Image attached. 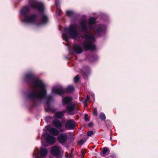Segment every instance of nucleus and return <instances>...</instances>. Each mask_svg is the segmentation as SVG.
I'll return each instance as SVG.
<instances>
[{"instance_id":"16","label":"nucleus","mask_w":158,"mask_h":158,"mask_svg":"<svg viewBox=\"0 0 158 158\" xmlns=\"http://www.w3.org/2000/svg\"><path fill=\"white\" fill-rule=\"evenodd\" d=\"M72 98L70 97H65L63 99V105L65 104H68L71 101Z\"/></svg>"},{"instance_id":"17","label":"nucleus","mask_w":158,"mask_h":158,"mask_svg":"<svg viewBox=\"0 0 158 158\" xmlns=\"http://www.w3.org/2000/svg\"><path fill=\"white\" fill-rule=\"evenodd\" d=\"M66 112L65 110H64L62 111H60L57 112L55 115V117L56 118H60L62 117L64 115V114Z\"/></svg>"},{"instance_id":"12","label":"nucleus","mask_w":158,"mask_h":158,"mask_svg":"<svg viewBox=\"0 0 158 158\" xmlns=\"http://www.w3.org/2000/svg\"><path fill=\"white\" fill-rule=\"evenodd\" d=\"M53 125L56 128L60 129V131L62 132L64 131L62 129H61L62 127V124L57 119H55L52 122Z\"/></svg>"},{"instance_id":"21","label":"nucleus","mask_w":158,"mask_h":158,"mask_svg":"<svg viewBox=\"0 0 158 158\" xmlns=\"http://www.w3.org/2000/svg\"><path fill=\"white\" fill-rule=\"evenodd\" d=\"M66 14L67 16H71L73 15L74 13L72 11H67L66 12Z\"/></svg>"},{"instance_id":"1","label":"nucleus","mask_w":158,"mask_h":158,"mask_svg":"<svg viewBox=\"0 0 158 158\" xmlns=\"http://www.w3.org/2000/svg\"><path fill=\"white\" fill-rule=\"evenodd\" d=\"M25 79L27 81L31 82L34 91L29 94V98L32 99H41L45 97L46 86L41 81L36 78L31 73L26 74Z\"/></svg>"},{"instance_id":"30","label":"nucleus","mask_w":158,"mask_h":158,"mask_svg":"<svg viewBox=\"0 0 158 158\" xmlns=\"http://www.w3.org/2000/svg\"><path fill=\"white\" fill-rule=\"evenodd\" d=\"M93 125V124L92 123H90L89 124V127H91Z\"/></svg>"},{"instance_id":"26","label":"nucleus","mask_w":158,"mask_h":158,"mask_svg":"<svg viewBox=\"0 0 158 158\" xmlns=\"http://www.w3.org/2000/svg\"><path fill=\"white\" fill-rule=\"evenodd\" d=\"M93 115L95 116H97L98 115V112L97 110L94 109L93 111Z\"/></svg>"},{"instance_id":"15","label":"nucleus","mask_w":158,"mask_h":158,"mask_svg":"<svg viewBox=\"0 0 158 158\" xmlns=\"http://www.w3.org/2000/svg\"><path fill=\"white\" fill-rule=\"evenodd\" d=\"M73 49L77 53H80L82 52V49L80 46L77 44H74L73 46Z\"/></svg>"},{"instance_id":"13","label":"nucleus","mask_w":158,"mask_h":158,"mask_svg":"<svg viewBox=\"0 0 158 158\" xmlns=\"http://www.w3.org/2000/svg\"><path fill=\"white\" fill-rule=\"evenodd\" d=\"M47 130L50 134L54 136L58 135L59 133V131L55 128L48 127Z\"/></svg>"},{"instance_id":"14","label":"nucleus","mask_w":158,"mask_h":158,"mask_svg":"<svg viewBox=\"0 0 158 158\" xmlns=\"http://www.w3.org/2000/svg\"><path fill=\"white\" fill-rule=\"evenodd\" d=\"M45 135H46V139L48 143H52L55 142L56 139L55 137L51 136L49 134H46Z\"/></svg>"},{"instance_id":"10","label":"nucleus","mask_w":158,"mask_h":158,"mask_svg":"<svg viewBox=\"0 0 158 158\" xmlns=\"http://www.w3.org/2000/svg\"><path fill=\"white\" fill-rule=\"evenodd\" d=\"M48 151L44 148H41L39 152L40 158H51L49 156H48Z\"/></svg>"},{"instance_id":"27","label":"nucleus","mask_w":158,"mask_h":158,"mask_svg":"<svg viewBox=\"0 0 158 158\" xmlns=\"http://www.w3.org/2000/svg\"><path fill=\"white\" fill-rule=\"evenodd\" d=\"M94 134V132L93 131H89L87 134L88 136H91Z\"/></svg>"},{"instance_id":"4","label":"nucleus","mask_w":158,"mask_h":158,"mask_svg":"<svg viewBox=\"0 0 158 158\" xmlns=\"http://www.w3.org/2000/svg\"><path fill=\"white\" fill-rule=\"evenodd\" d=\"M95 19L94 17H92L89 19L88 27L90 30H95V35L96 36H99L104 30V27L102 25H98L95 27Z\"/></svg>"},{"instance_id":"22","label":"nucleus","mask_w":158,"mask_h":158,"mask_svg":"<svg viewBox=\"0 0 158 158\" xmlns=\"http://www.w3.org/2000/svg\"><path fill=\"white\" fill-rule=\"evenodd\" d=\"M86 139H85V138L80 139L78 141L79 144L80 145L84 143H85L86 141Z\"/></svg>"},{"instance_id":"7","label":"nucleus","mask_w":158,"mask_h":158,"mask_svg":"<svg viewBox=\"0 0 158 158\" xmlns=\"http://www.w3.org/2000/svg\"><path fill=\"white\" fill-rule=\"evenodd\" d=\"M29 4L31 8L37 9L39 11L42 12L44 9V5L34 0H30Z\"/></svg>"},{"instance_id":"2","label":"nucleus","mask_w":158,"mask_h":158,"mask_svg":"<svg viewBox=\"0 0 158 158\" xmlns=\"http://www.w3.org/2000/svg\"><path fill=\"white\" fill-rule=\"evenodd\" d=\"M66 31L74 39L81 40L84 38L85 39L83 41L82 47L85 50H93L95 49V46L94 44L95 39L90 33L85 34L84 36L80 35L77 32V26L75 24H71L66 30Z\"/></svg>"},{"instance_id":"5","label":"nucleus","mask_w":158,"mask_h":158,"mask_svg":"<svg viewBox=\"0 0 158 158\" xmlns=\"http://www.w3.org/2000/svg\"><path fill=\"white\" fill-rule=\"evenodd\" d=\"M74 90V87L72 85L69 86L67 88L66 90L63 89L62 87L60 86L58 87H53L52 89V93L54 94L61 95L64 93L66 91L68 92H72Z\"/></svg>"},{"instance_id":"20","label":"nucleus","mask_w":158,"mask_h":158,"mask_svg":"<svg viewBox=\"0 0 158 158\" xmlns=\"http://www.w3.org/2000/svg\"><path fill=\"white\" fill-rule=\"evenodd\" d=\"M100 118L102 120H105L106 119L105 115L103 113H102L100 114Z\"/></svg>"},{"instance_id":"25","label":"nucleus","mask_w":158,"mask_h":158,"mask_svg":"<svg viewBox=\"0 0 158 158\" xmlns=\"http://www.w3.org/2000/svg\"><path fill=\"white\" fill-rule=\"evenodd\" d=\"M65 156L67 158H73V156L71 154H66Z\"/></svg>"},{"instance_id":"23","label":"nucleus","mask_w":158,"mask_h":158,"mask_svg":"<svg viewBox=\"0 0 158 158\" xmlns=\"http://www.w3.org/2000/svg\"><path fill=\"white\" fill-rule=\"evenodd\" d=\"M62 37L64 40L65 41H67L69 38V36L65 34H62Z\"/></svg>"},{"instance_id":"29","label":"nucleus","mask_w":158,"mask_h":158,"mask_svg":"<svg viewBox=\"0 0 158 158\" xmlns=\"http://www.w3.org/2000/svg\"><path fill=\"white\" fill-rule=\"evenodd\" d=\"M85 119L86 121H88L89 120V118H88V115L87 114L85 115Z\"/></svg>"},{"instance_id":"24","label":"nucleus","mask_w":158,"mask_h":158,"mask_svg":"<svg viewBox=\"0 0 158 158\" xmlns=\"http://www.w3.org/2000/svg\"><path fill=\"white\" fill-rule=\"evenodd\" d=\"M79 80V77L78 75L76 76L74 78V81L75 83L78 82Z\"/></svg>"},{"instance_id":"18","label":"nucleus","mask_w":158,"mask_h":158,"mask_svg":"<svg viewBox=\"0 0 158 158\" xmlns=\"http://www.w3.org/2000/svg\"><path fill=\"white\" fill-rule=\"evenodd\" d=\"M81 27L82 31L85 32L87 31V27L86 25L85 22V21H82L81 23Z\"/></svg>"},{"instance_id":"28","label":"nucleus","mask_w":158,"mask_h":158,"mask_svg":"<svg viewBox=\"0 0 158 158\" xmlns=\"http://www.w3.org/2000/svg\"><path fill=\"white\" fill-rule=\"evenodd\" d=\"M56 13H58V15H60L61 14L62 11L60 9H58L56 10Z\"/></svg>"},{"instance_id":"31","label":"nucleus","mask_w":158,"mask_h":158,"mask_svg":"<svg viewBox=\"0 0 158 158\" xmlns=\"http://www.w3.org/2000/svg\"><path fill=\"white\" fill-rule=\"evenodd\" d=\"M86 102H85V105H86Z\"/></svg>"},{"instance_id":"19","label":"nucleus","mask_w":158,"mask_h":158,"mask_svg":"<svg viewBox=\"0 0 158 158\" xmlns=\"http://www.w3.org/2000/svg\"><path fill=\"white\" fill-rule=\"evenodd\" d=\"M109 150L107 148H104L102 150V152L103 155H104L109 152Z\"/></svg>"},{"instance_id":"8","label":"nucleus","mask_w":158,"mask_h":158,"mask_svg":"<svg viewBox=\"0 0 158 158\" xmlns=\"http://www.w3.org/2000/svg\"><path fill=\"white\" fill-rule=\"evenodd\" d=\"M78 106L77 104L72 103L68 105L66 107V109L67 110L68 113L70 115H73L74 113L73 111L74 109L78 110Z\"/></svg>"},{"instance_id":"9","label":"nucleus","mask_w":158,"mask_h":158,"mask_svg":"<svg viewBox=\"0 0 158 158\" xmlns=\"http://www.w3.org/2000/svg\"><path fill=\"white\" fill-rule=\"evenodd\" d=\"M76 126V123L72 119L67 120L65 124V128L68 129H73Z\"/></svg>"},{"instance_id":"11","label":"nucleus","mask_w":158,"mask_h":158,"mask_svg":"<svg viewBox=\"0 0 158 158\" xmlns=\"http://www.w3.org/2000/svg\"><path fill=\"white\" fill-rule=\"evenodd\" d=\"M68 136L65 133H62L60 134L58 136V141L61 143H65L67 140Z\"/></svg>"},{"instance_id":"3","label":"nucleus","mask_w":158,"mask_h":158,"mask_svg":"<svg viewBox=\"0 0 158 158\" xmlns=\"http://www.w3.org/2000/svg\"><path fill=\"white\" fill-rule=\"evenodd\" d=\"M30 9L29 6H26L23 7L20 11L21 15L24 17L23 21L26 23L32 24L37 26H39L41 23H45L47 21L48 18L45 15L42 16L41 22L38 20L35 15H28V13Z\"/></svg>"},{"instance_id":"6","label":"nucleus","mask_w":158,"mask_h":158,"mask_svg":"<svg viewBox=\"0 0 158 158\" xmlns=\"http://www.w3.org/2000/svg\"><path fill=\"white\" fill-rule=\"evenodd\" d=\"M51 154L57 158H61L63 156V151L60 146H54L51 149Z\"/></svg>"}]
</instances>
